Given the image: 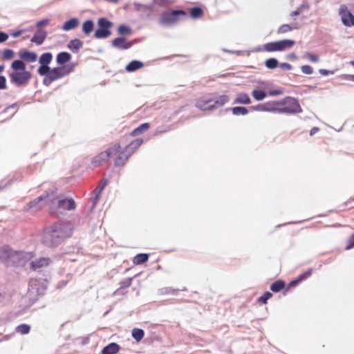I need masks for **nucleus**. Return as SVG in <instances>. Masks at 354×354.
I'll return each instance as SVG.
<instances>
[{"mask_svg": "<svg viewBox=\"0 0 354 354\" xmlns=\"http://www.w3.org/2000/svg\"><path fill=\"white\" fill-rule=\"evenodd\" d=\"M73 71L71 65L59 66L51 68L48 77L44 79V84L50 85L52 82L69 75Z\"/></svg>", "mask_w": 354, "mask_h": 354, "instance_id": "nucleus-7", "label": "nucleus"}, {"mask_svg": "<svg viewBox=\"0 0 354 354\" xmlns=\"http://www.w3.org/2000/svg\"><path fill=\"white\" fill-rule=\"evenodd\" d=\"M149 254H138L133 259V263L134 265H140L148 261Z\"/></svg>", "mask_w": 354, "mask_h": 354, "instance_id": "nucleus-29", "label": "nucleus"}, {"mask_svg": "<svg viewBox=\"0 0 354 354\" xmlns=\"http://www.w3.org/2000/svg\"><path fill=\"white\" fill-rule=\"evenodd\" d=\"M12 72L9 74L10 82L15 86H25L32 77L31 71L26 69V64L22 60L15 59L10 65Z\"/></svg>", "mask_w": 354, "mask_h": 354, "instance_id": "nucleus-4", "label": "nucleus"}, {"mask_svg": "<svg viewBox=\"0 0 354 354\" xmlns=\"http://www.w3.org/2000/svg\"><path fill=\"white\" fill-rule=\"evenodd\" d=\"M265 65L267 68L273 69L277 67L278 61L275 58H270L266 61Z\"/></svg>", "mask_w": 354, "mask_h": 354, "instance_id": "nucleus-42", "label": "nucleus"}, {"mask_svg": "<svg viewBox=\"0 0 354 354\" xmlns=\"http://www.w3.org/2000/svg\"><path fill=\"white\" fill-rule=\"evenodd\" d=\"M281 93H282V91L280 90H274V91H270V93H269V94L270 95H280Z\"/></svg>", "mask_w": 354, "mask_h": 354, "instance_id": "nucleus-54", "label": "nucleus"}, {"mask_svg": "<svg viewBox=\"0 0 354 354\" xmlns=\"http://www.w3.org/2000/svg\"><path fill=\"white\" fill-rule=\"evenodd\" d=\"M305 57H307L312 62H317L319 59L318 55L312 54L310 53H307L305 55Z\"/></svg>", "mask_w": 354, "mask_h": 354, "instance_id": "nucleus-48", "label": "nucleus"}, {"mask_svg": "<svg viewBox=\"0 0 354 354\" xmlns=\"http://www.w3.org/2000/svg\"><path fill=\"white\" fill-rule=\"evenodd\" d=\"M252 95L253 97L257 101L262 100L267 96V93L261 90H254L252 93Z\"/></svg>", "mask_w": 354, "mask_h": 354, "instance_id": "nucleus-39", "label": "nucleus"}, {"mask_svg": "<svg viewBox=\"0 0 354 354\" xmlns=\"http://www.w3.org/2000/svg\"><path fill=\"white\" fill-rule=\"evenodd\" d=\"M319 72L322 75H327L330 73V71L326 69H319Z\"/></svg>", "mask_w": 354, "mask_h": 354, "instance_id": "nucleus-55", "label": "nucleus"}, {"mask_svg": "<svg viewBox=\"0 0 354 354\" xmlns=\"http://www.w3.org/2000/svg\"><path fill=\"white\" fill-rule=\"evenodd\" d=\"M35 257L32 252L14 250L10 246L5 245L0 248V262L7 266L25 265Z\"/></svg>", "mask_w": 354, "mask_h": 354, "instance_id": "nucleus-3", "label": "nucleus"}, {"mask_svg": "<svg viewBox=\"0 0 354 354\" xmlns=\"http://www.w3.org/2000/svg\"><path fill=\"white\" fill-rule=\"evenodd\" d=\"M278 113H280L295 114L302 111L298 100L290 97L278 100Z\"/></svg>", "mask_w": 354, "mask_h": 354, "instance_id": "nucleus-6", "label": "nucleus"}, {"mask_svg": "<svg viewBox=\"0 0 354 354\" xmlns=\"http://www.w3.org/2000/svg\"><path fill=\"white\" fill-rule=\"evenodd\" d=\"M278 43L279 46V51H282L286 49L292 48L295 45V41L292 39H283L278 41Z\"/></svg>", "mask_w": 354, "mask_h": 354, "instance_id": "nucleus-27", "label": "nucleus"}, {"mask_svg": "<svg viewBox=\"0 0 354 354\" xmlns=\"http://www.w3.org/2000/svg\"><path fill=\"white\" fill-rule=\"evenodd\" d=\"M99 28L95 30L94 37L97 39L106 38L111 34L109 30L112 26V23L105 18H100L97 21Z\"/></svg>", "mask_w": 354, "mask_h": 354, "instance_id": "nucleus-8", "label": "nucleus"}, {"mask_svg": "<svg viewBox=\"0 0 354 354\" xmlns=\"http://www.w3.org/2000/svg\"><path fill=\"white\" fill-rule=\"evenodd\" d=\"M73 226L69 222H57L47 227L44 232V241L50 246H56L71 236Z\"/></svg>", "mask_w": 354, "mask_h": 354, "instance_id": "nucleus-2", "label": "nucleus"}, {"mask_svg": "<svg viewBox=\"0 0 354 354\" xmlns=\"http://www.w3.org/2000/svg\"><path fill=\"white\" fill-rule=\"evenodd\" d=\"M79 24V21L76 18H72L68 21H66L63 26L62 30L64 31H68L73 29H75L77 27Z\"/></svg>", "mask_w": 354, "mask_h": 354, "instance_id": "nucleus-22", "label": "nucleus"}, {"mask_svg": "<svg viewBox=\"0 0 354 354\" xmlns=\"http://www.w3.org/2000/svg\"><path fill=\"white\" fill-rule=\"evenodd\" d=\"M120 350V346L116 343H110L102 351V354H116Z\"/></svg>", "mask_w": 354, "mask_h": 354, "instance_id": "nucleus-20", "label": "nucleus"}, {"mask_svg": "<svg viewBox=\"0 0 354 354\" xmlns=\"http://www.w3.org/2000/svg\"><path fill=\"white\" fill-rule=\"evenodd\" d=\"M293 29L292 27H291L288 24H283L281 25L277 30L278 34H283L288 32L291 31Z\"/></svg>", "mask_w": 354, "mask_h": 354, "instance_id": "nucleus-45", "label": "nucleus"}, {"mask_svg": "<svg viewBox=\"0 0 354 354\" xmlns=\"http://www.w3.org/2000/svg\"><path fill=\"white\" fill-rule=\"evenodd\" d=\"M213 102L212 99L207 98L205 97L199 98L196 103V106L197 108L201 110H210L209 109V106L211 105L210 103Z\"/></svg>", "mask_w": 354, "mask_h": 354, "instance_id": "nucleus-19", "label": "nucleus"}, {"mask_svg": "<svg viewBox=\"0 0 354 354\" xmlns=\"http://www.w3.org/2000/svg\"><path fill=\"white\" fill-rule=\"evenodd\" d=\"M251 100L249 95L244 93H239L234 102V104H249Z\"/></svg>", "mask_w": 354, "mask_h": 354, "instance_id": "nucleus-23", "label": "nucleus"}, {"mask_svg": "<svg viewBox=\"0 0 354 354\" xmlns=\"http://www.w3.org/2000/svg\"><path fill=\"white\" fill-rule=\"evenodd\" d=\"M301 70L303 73L306 75H310L313 72V68L309 65H304L301 67Z\"/></svg>", "mask_w": 354, "mask_h": 354, "instance_id": "nucleus-47", "label": "nucleus"}, {"mask_svg": "<svg viewBox=\"0 0 354 354\" xmlns=\"http://www.w3.org/2000/svg\"><path fill=\"white\" fill-rule=\"evenodd\" d=\"M6 88V79L4 76H0V90L5 89Z\"/></svg>", "mask_w": 354, "mask_h": 354, "instance_id": "nucleus-51", "label": "nucleus"}, {"mask_svg": "<svg viewBox=\"0 0 354 354\" xmlns=\"http://www.w3.org/2000/svg\"><path fill=\"white\" fill-rule=\"evenodd\" d=\"M49 24H50V20L48 19H45L37 21L36 24V26H37V28H39V30H41V28L42 27L46 26L49 25Z\"/></svg>", "mask_w": 354, "mask_h": 354, "instance_id": "nucleus-46", "label": "nucleus"}, {"mask_svg": "<svg viewBox=\"0 0 354 354\" xmlns=\"http://www.w3.org/2000/svg\"><path fill=\"white\" fill-rule=\"evenodd\" d=\"M118 33L121 35H129L132 33V30L130 27L125 25H120L118 28Z\"/></svg>", "mask_w": 354, "mask_h": 354, "instance_id": "nucleus-40", "label": "nucleus"}, {"mask_svg": "<svg viewBox=\"0 0 354 354\" xmlns=\"http://www.w3.org/2000/svg\"><path fill=\"white\" fill-rule=\"evenodd\" d=\"M53 55L50 53H43L39 59L40 64L48 65L52 61Z\"/></svg>", "mask_w": 354, "mask_h": 354, "instance_id": "nucleus-34", "label": "nucleus"}, {"mask_svg": "<svg viewBox=\"0 0 354 354\" xmlns=\"http://www.w3.org/2000/svg\"><path fill=\"white\" fill-rule=\"evenodd\" d=\"M51 263V260L48 257H41L38 259L31 261L30 266L32 270H36L48 266Z\"/></svg>", "mask_w": 354, "mask_h": 354, "instance_id": "nucleus-15", "label": "nucleus"}, {"mask_svg": "<svg viewBox=\"0 0 354 354\" xmlns=\"http://www.w3.org/2000/svg\"><path fill=\"white\" fill-rule=\"evenodd\" d=\"M83 43L79 39H74L70 41L68 44V48L74 53H77L78 50L82 47Z\"/></svg>", "mask_w": 354, "mask_h": 354, "instance_id": "nucleus-24", "label": "nucleus"}, {"mask_svg": "<svg viewBox=\"0 0 354 354\" xmlns=\"http://www.w3.org/2000/svg\"><path fill=\"white\" fill-rule=\"evenodd\" d=\"M229 101V97L226 95H221L218 97L216 100L214 102L213 104H211V105L209 106V109H213L217 106H221L224 105L225 103H227Z\"/></svg>", "mask_w": 354, "mask_h": 354, "instance_id": "nucleus-25", "label": "nucleus"}, {"mask_svg": "<svg viewBox=\"0 0 354 354\" xmlns=\"http://www.w3.org/2000/svg\"><path fill=\"white\" fill-rule=\"evenodd\" d=\"M8 39V35L3 32H0V43L6 41Z\"/></svg>", "mask_w": 354, "mask_h": 354, "instance_id": "nucleus-52", "label": "nucleus"}, {"mask_svg": "<svg viewBox=\"0 0 354 354\" xmlns=\"http://www.w3.org/2000/svg\"><path fill=\"white\" fill-rule=\"evenodd\" d=\"M110 159L109 147L104 151L100 152L93 157L91 163L94 167H100L106 163Z\"/></svg>", "mask_w": 354, "mask_h": 354, "instance_id": "nucleus-12", "label": "nucleus"}, {"mask_svg": "<svg viewBox=\"0 0 354 354\" xmlns=\"http://www.w3.org/2000/svg\"><path fill=\"white\" fill-rule=\"evenodd\" d=\"M4 68V65H0V73L3 71Z\"/></svg>", "mask_w": 354, "mask_h": 354, "instance_id": "nucleus-59", "label": "nucleus"}, {"mask_svg": "<svg viewBox=\"0 0 354 354\" xmlns=\"http://www.w3.org/2000/svg\"><path fill=\"white\" fill-rule=\"evenodd\" d=\"M50 212L52 214H62L65 211L73 210L76 204L73 198L50 199L48 205Z\"/></svg>", "mask_w": 354, "mask_h": 354, "instance_id": "nucleus-5", "label": "nucleus"}, {"mask_svg": "<svg viewBox=\"0 0 354 354\" xmlns=\"http://www.w3.org/2000/svg\"><path fill=\"white\" fill-rule=\"evenodd\" d=\"M187 12L184 10H173L163 12L160 18V22L162 25H170L176 23L180 16H186Z\"/></svg>", "mask_w": 354, "mask_h": 354, "instance_id": "nucleus-9", "label": "nucleus"}, {"mask_svg": "<svg viewBox=\"0 0 354 354\" xmlns=\"http://www.w3.org/2000/svg\"><path fill=\"white\" fill-rule=\"evenodd\" d=\"M106 184L107 180L103 179L100 182L98 186L94 189L93 194H95V196L93 199V205H95L98 201L100 198V195L102 190L104 189V187L106 185Z\"/></svg>", "mask_w": 354, "mask_h": 354, "instance_id": "nucleus-18", "label": "nucleus"}, {"mask_svg": "<svg viewBox=\"0 0 354 354\" xmlns=\"http://www.w3.org/2000/svg\"><path fill=\"white\" fill-rule=\"evenodd\" d=\"M190 17L193 19L201 18L204 15L203 10L200 7H194L189 10Z\"/></svg>", "mask_w": 354, "mask_h": 354, "instance_id": "nucleus-31", "label": "nucleus"}, {"mask_svg": "<svg viewBox=\"0 0 354 354\" xmlns=\"http://www.w3.org/2000/svg\"><path fill=\"white\" fill-rule=\"evenodd\" d=\"M318 131H319V129L317 127H313L311 129V130L310 131V135L313 136V134L317 133Z\"/></svg>", "mask_w": 354, "mask_h": 354, "instance_id": "nucleus-57", "label": "nucleus"}, {"mask_svg": "<svg viewBox=\"0 0 354 354\" xmlns=\"http://www.w3.org/2000/svg\"><path fill=\"white\" fill-rule=\"evenodd\" d=\"M112 45L118 49L125 50L131 46V43L124 37H117L112 41Z\"/></svg>", "mask_w": 354, "mask_h": 354, "instance_id": "nucleus-16", "label": "nucleus"}, {"mask_svg": "<svg viewBox=\"0 0 354 354\" xmlns=\"http://www.w3.org/2000/svg\"><path fill=\"white\" fill-rule=\"evenodd\" d=\"M143 66L144 64L142 62L134 60L131 62L126 66V70L129 72H133L139 68H141L142 67H143Z\"/></svg>", "mask_w": 354, "mask_h": 354, "instance_id": "nucleus-28", "label": "nucleus"}, {"mask_svg": "<svg viewBox=\"0 0 354 354\" xmlns=\"http://www.w3.org/2000/svg\"><path fill=\"white\" fill-rule=\"evenodd\" d=\"M30 326L25 324H20L16 328L17 332H18L22 335L28 334L30 332Z\"/></svg>", "mask_w": 354, "mask_h": 354, "instance_id": "nucleus-43", "label": "nucleus"}, {"mask_svg": "<svg viewBox=\"0 0 354 354\" xmlns=\"http://www.w3.org/2000/svg\"><path fill=\"white\" fill-rule=\"evenodd\" d=\"M354 247V233L351 234L348 240V245L346 247V250H350Z\"/></svg>", "mask_w": 354, "mask_h": 354, "instance_id": "nucleus-50", "label": "nucleus"}, {"mask_svg": "<svg viewBox=\"0 0 354 354\" xmlns=\"http://www.w3.org/2000/svg\"><path fill=\"white\" fill-rule=\"evenodd\" d=\"M234 115H246L248 113V110L243 106H236L232 109Z\"/></svg>", "mask_w": 354, "mask_h": 354, "instance_id": "nucleus-41", "label": "nucleus"}, {"mask_svg": "<svg viewBox=\"0 0 354 354\" xmlns=\"http://www.w3.org/2000/svg\"><path fill=\"white\" fill-rule=\"evenodd\" d=\"M46 37L47 32L46 30H38L31 38L30 41L37 45H41L45 41Z\"/></svg>", "mask_w": 354, "mask_h": 354, "instance_id": "nucleus-17", "label": "nucleus"}, {"mask_svg": "<svg viewBox=\"0 0 354 354\" xmlns=\"http://www.w3.org/2000/svg\"><path fill=\"white\" fill-rule=\"evenodd\" d=\"M51 68L48 66V65L40 64V66L38 68L37 72L41 76H46L48 77V75L50 73Z\"/></svg>", "mask_w": 354, "mask_h": 354, "instance_id": "nucleus-38", "label": "nucleus"}, {"mask_svg": "<svg viewBox=\"0 0 354 354\" xmlns=\"http://www.w3.org/2000/svg\"><path fill=\"white\" fill-rule=\"evenodd\" d=\"M145 335V332L140 328H133L132 330V337L138 342L142 339Z\"/></svg>", "mask_w": 354, "mask_h": 354, "instance_id": "nucleus-36", "label": "nucleus"}, {"mask_svg": "<svg viewBox=\"0 0 354 354\" xmlns=\"http://www.w3.org/2000/svg\"><path fill=\"white\" fill-rule=\"evenodd\" d=\"M18 54L19 59L26 64L35 62L37 59V55L35 52L29 51L26 49H21Z\"/></svg>", "mask_w": 354, "mask_h": 354, "instance_id": "nucleus-14", "label": "nucleus"}, {"mask_svg": "<svg viewBox=\"0 0 354 354\" xmlns=\"http://www.w3.org/2000/svg\"><path fill=\"white\" fill-rule=\"evenodd\" d=\"M94 29V23L91 20L85 21L82 25V31L86 35H89Z\"/></svg>", "mask_w": 354, "mask_h": 354, "instance_id": "nucleus-33", "label": "nucleus"}, {"mask_svg": "<svg viewBox=\"0 0 354 354\" xmlns=\"http://www.w3.org/2000/svg\"><path fill=\"white\" fill-rule=\"evenodd\" d=\"M286 286V283L282 280H277L270 286V290L274 292H278L283 290Z\"/></svg>", "mask_w": 354, "mask_h": 354, "instance_id": "nucleus-32", "label": "nucleus"}, {"mask_svg": "<svg viewBox=\"0 0 354 354\" xmlns=\"http://www.w3.org/2000/svg\"><path fill=\"white\" fill-rule=\"evenodd\" d=\"M299 13H300L299 10H295V11L292 12L290 15L292 17H295V16L298 15Z\"/></svg>", "mask_w": 354, "mask_h": 354, "instance_id": "nucleus-58", "label": "nucleus"}, {"mask_svg": "<svg viewBox=\"0 0 354 354\" xmlns=\"http://www.w3.org/2000/svg\"><path fill=\"white\" fill-rule=\"evenodd\" d=\"M143 139L137 138L131 141L125 147H122L119 142H115L109 147L110 159L116 167H124L131 156L142 145Z\"/></svg>", "mask_w": 354, "mask_h": 354, "instance_id": "nucleus-1", "label": "nucleus"}, {"mask_svg": "<svg viewBox=\"0 0 354 354\" xmlns=\"http://www.w3.org/2000/svg\"><path fill=\"white\" fill-rule=\"evenodd\" d=\"M15 57V53L12 49L6 48L2 51V60H11Z\"/></svg>", "mask_w": 354, "mask_h": 354, "instance_id": "nucleus-37", "label": "nucleus"}, {"mask_svg": "<svg viewBox=\"0 0 354 354\" xmlns=\"http://www.w3.org/2000/svg\"><path fill=\"white\" fill-rule=\"evenodd\" d=\"M278 101H271L266 104H259L256 106H252V109L259 111L266 112H277L278 113Z\"/></svg>", "mask_w": 354, "mask_h": 354, "instance_id": "nucleus-13", "label": "nucleus"}, {"mask_svg": "<svg viewBox=\"0 0 354 354\" xmlns=\"http://www.w3.org/2000/svg\"><path fill=\"white\" fill-rule=\"evenodd\" d=\"M339 15L342 24L347 27L354 26V15L348 10L346 5L342 4L339 8Z\"/></svg>", "mask_w": 354, "mask_h": 354, "instance_id": "nucleus-11", "label": "nucleus"}, {"mask_svg": "<svg viewBox=\"0 0 354 354\" xmlns=\"http://www.w3.org/2000/svg\"><path fill=\"white\" fill-rule=\"evenodd\" d=\"M312 274V270L310 269L308 270H307L306 272H304V274L299 275V277L291 281L290 283H289V287H294L295 286H297L300 281L307 279L308 277H310Z\"/></svg>", "mask_w": 354, "mask_h": 354, "instance_id": "nucleus-30", "label": "nucleus"}, {"mask_svg": "<svg viewBox=\"0 0 354 354\" xmlns=\"http://www.w3.org/2000/svg\"><path fill=\"white\" fill-rule=\"evenodd\" d=\"M150 128V124L149 123H143L140 124L139 127L133 129L131 133V136H136L138 135L143 133L145 131H147Z\"/></svg>", "mask_w": 354, "mask_h": 354, "instance_id": "nucleus-26", "label": "nucleus"}, {"mask_svg": "<svg viewBox=\"0 0 354 354\" xmlns=\"http://www.w3.org/2000/svg\"><path fill=\"white\" fill-rule=\"evenodd\" d=\"M280 67L283 70L289 71L291 69L292 66L290 64L288 63H282L280 64Z\"/></svg>", "mask_w": 354, "mask_h": 354, "instance_id": "nucleus-53", "label": "nucleus"}, {"mask_svg": "<svg viewBox=\"0 0 354 354\" xmlns=\"http://www.w3.org/2000/svg\"><path fill=\"white\" fill-rule=\"evenodd\" d=\"M50 202V198L48 195L41 196L30 202L26 207H24V209L26 212H37L40 210L45 205H48Z\"/></svg>", "mask_w": 354, "mask_h": 354, "instance_id": "nucleus-10", "label": "nucleus"}, {"mask_svg": "<svg viewBox=\"0 0 354 354\" xmlns=\"http://www.w3.org/2000/svg\"><path fill=\"white\" fill-rule=\"evenodd\" d=\"M351 80H352V81H353V82H354V75H352V76L351 77Z\"/></svg>", "mask_w": 354, "mask_h": 354, "instance_id": "nucleus-61", "label": "nucleus"}, {"mask_svg": "<svg viewBox=\"0 0 354 354\" xmlns=\"http://www.w3.org/2000/svg\"><path fill=\"white\" fill-rule=\"evenodd\" d=\"M71 59V55L67 52L59 53L57 55V63L60 66H64L66 63L69 62Z\"/></svg>", "mask_w": 354, "mask_h": 354, "instance_id": "nucleus-21", "label": "nucleus"}, {"mask_svg": "<svg viewBox=\"0 0 354 354\" xmlns=\"http://www.w3.org/2000/svg\"><path fill=\"white\" fill-rule=\"evenodd\" d=\"M132 279L128 278L121 281L120 285L121 288H127L129 287L131 284Z\"/></svg>", "mask_w": 354, "mask_h": 354, "instance_id": "nucleus-49", "label": "nucleus"}, {"mask_svg": "<svg viewBox=\"0 0 354 354\" xmlns=\"http://www.w3.org/2000/svg\"><path fill=\"white\" fill-rule=\"evenodd\" d=\"M272 297V294L270 292H266L262 296L259 297L258 303L261 304H266L269 299Z\"/></svg>", "mask_w": 354, "mask_h": 354, "instance_id": "nucleus-44", "label": "nucleus"}, {"mask_svg": "<svg viewBox=\"0 0 354 354\" xmlns=\"http://www.w3.org/2000/svg\"><path fill=\"white\" fill-rule=\"evenodd\" d=\"M264 50L268 52L279 51L278 41L266 44L264 45Z\"/></svg>", "mask_w": 354, "mask_h": 354, "instance_id": "nucleus-35", "label": "nucleus"}, {"mask_svg": "<svg viewBox=\"0 0 354 354\" xmlns=\"http://www.w3.org/2000/svg\"><path fill=\"white\" fill-rule=\"evenodd\" d=\"M350 64H351L353 66H354V60H353V61H351V62H350Z\"/></svg>", "mask_w": 354, "mask_h": 354, "instance_id": "nucleus-60", "label": "nucleus"}, {"mask_svg": "<svg viewBox=\"0 0 354 354\" xmlns=\"http://www.w3.org/2000/svg\"><path fill=\"white\" fill-rule=\"evenodd\" d=\"M22 33V30H18V31H16L15 32H12L11 34V35L13 37H17L19 36H20Z\"/></svg>", "mask_w": 354, "mask_h": 354, "instance_id": "nucleus-56", "label": "nucleus"}]
</instances>
